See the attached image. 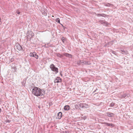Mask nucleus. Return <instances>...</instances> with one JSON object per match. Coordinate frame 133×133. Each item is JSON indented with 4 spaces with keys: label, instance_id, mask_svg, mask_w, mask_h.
<instances>
[{
    "label": "nucleus",
    "instance_id": "obj_7",
    "mask_svg": "<svg viewBox=\"0 0 133 133\" xmlns=\"http://www.w3.org/2000/svg\"><path fill=\"white\" fill-rule=\"evenodd\" d=\"M62 116V114L61 112H60L58 113L57 115V118L60 119H61Z\"/></svg>",
    "mask_w": 133,
    "mask_h": 133
},
{
    "label": "nucleus",
    "instance_id": "obj_23",
    "mask_svg": "<svg viewBox=\"0 0 133 133\" xmlns=\"http://www.w3.org/2000/svg\"><path fill=\"white\" fill-rule=\"evenodd\" d=\"M115 103L113 102H112L110 103V107H113Z\"/></svg>",
    "mask_w": 133,
    "mask_h": 133
},
{
    "label": "nucleus",
    "instance_id": "obj_11",
    "mask_svg": "<svg viewBox=\"0 0 133 133\" xmlns=\"http://www.w3.org/2000/svg\"><path fill=\"white\" fill-rule=\"evenodd\" d=\"M97 16L99 17V16H102L103 17H105L106 16H107V15L106 14H98L97 15Z\"/></svg>",
    "mask_w": 133,
    "mask_h": 133
},
{
    "label": "nucleus",
    "instance_id": "obj_22",
    "mask_svg": "<svg viewBox=\"0 0 133 133\" xmlns=\"http://www.w3.org/2000/svg\"><path fill=\"white\" fill-rule=\"evenodd\" d=\"M56 22L60 23V19L59 18H56Z\"/></svg>",
    "mask_w": 133,
    "mask_h": 133
},
{
    "label": "nucleus",
    "instance_id": "obj_19",
    "mask_svg": "<svg viewBox=\"0 0 133 133\" xmlns=\"http://www.w3.org/2000/svg\"><path fill=\"white\" fill-rule=\"evenodd\" d=\"M88 107V105L86 104H84L83 108H87Z\"/></svg>",
    "mask_w": 133,
    "mask_h": 133
},
{
    "label": "nucleus",
    "instance_id": "obj_26",
    "mask_svg": "<svg viewBox=\"0 0 133 133\" xmlns=\"http://www.w3.org/2000/svg\"><path fill=\"white\" fill-rule=\"evenodd\" d=\"M84 104H81L80 105V107L82 108H83Z\"/></svg>",
    "mask_w": 133,
    "mask_h": 133
},
{
    "label": "nucleus",
    "instance_id": "obj_4",
    "mask_svg": "<svg viewBox=\"0 0 133 133\" xmlns=\"http://www.w3.org/2000/svg\"><path fill=\"white\" fill-rule=\"evenodd\" d=\"M106 114L107 116L110 117H114L115 115L114 114V113L109 112H107Z\"/></svg>",
    "mask_w": 133,
    "mask_h": 133
},
{
    "label": "nucleus",
    "instance_id": "obj_20",
    "mask_svg": "<svg viewBox=\"0 0 133 133\" xmlns=\"http://www.w3.org/2000/svg\"><path fill=\"white\" fill-rule=\"evenodd\" d=\"M62 40L63 43H64L65 41V39L64 37H62L61 38Z\"/></svg>",
    "mask_w": 133,
    "mask_h": 133
},
{
    "label": "nucleus",
    "instance_id": "obj_2",
    "mask_svg": "<svg viewBox=\"0 0 133 133\" xmlns=\"http://www.w3.org/2000/svg\"><path fill=\"white\" fill-rule=\"evenodd\" d=\"M50 68L51 70L55 72L56 74L58 72V69L53 64H52L50 65Z\"/></svg>",
    "mask_w": 133,
    "mask_h": 133
},
{
    "label": "nucleus",
    "instance_id": "obj_33",
    "mask_svg": "<svg viewBox=\"0 0 133 133\" xmlns=\"http://www.w3.org/2000/svg\"><path fill=\"white\" fill-rule=\"evenodd\" d=\"M62 26L63 27V28H64V30L65 28H66V27L64 26L62 24H61Z\"/></svg>",
    "mask_w": 133,
    "mask_h": 133
},
{
    "label": "nucleus",
    "instance_id": "obj_35",
    "mask_svg": "<svg viewBox=\"0 0 133 133\" xmlns=\"http://www.w3.org/2000/svg\"><path fill=\"white\" fill-rule=\"evenodd\" d=\"M98 90V89H96L95 91H94V92H95L96 91H97V90Z\"/></svg>",
    "mask_w": 133,
    "mask_h": 133
},
{
    "label": "nucleus",
    "instance_id": "obj_10",
    "mask_svg": "<svg viewBox=\"0 0 133 133\" xmlns=\"http://www.w3.org/2000/svg\"><path fill=\"white\" fill-rule=\"evenodd\" d=\"M63 55L68 57H72V55L70 54H69L68 53H64V54H63Z\"/></svg>",
    "mask_w": 133,
    "mask_h": 133
},
{
    "label": "nucleus",
    "instance_id": "obj_13",
    "mask_svg": "<svg viewBox=\"0 0 133 133\" xmlns=\"http://www.w3.org/2000/svg\"><path fill=\"white\" fill-rule=\"evenodd\" d=\"M121 52H122V54H128V52L127 51H125L124 50H121Z\"/></svg>",
    "mask_w": 133,
    "mask_h": 133
},
{
    "label": "nucleus",
    "instance_id": "obj_30",
    "mask_svg": "<svg viewBox=\"0 0 133 133\" xmlns=\"http://www.w3.org/2000/svg\"><path fill=\"white\" fill-rule=\"evenodd\" d=\"M35 56H36V57H35L36 59H38V56L37 55V54H36V55H35Z\"/></svg>",
    "mask_w": 133,
    "mask_h": 133
},
{
    "label": "nucleus",
    "instance_id": "obj_34",
    "mask_svg": "<svg viewBox=\"0 0 133 133\" xmlns=\"http://www.w3.org/2000/svg\"><path fill=\"white\" fill-rule=\"evenodd\" d=\"M112 53L115 54H115V53H116V52L115 51H112Z\"/></svg>",
    "mask_w": 133,
    "mask_h": 133
},
{
    "label": "nucleus",
    "instance_id": "obj_3",
    "mask_svg": "<svg viewBox=\"0 0 133 133\" xmlns=\"http://www.w3.org/2000/svg\"><path fill=\"white\" fill-rule=\"evenodd\" d=\"M34 36V33L32 31H30L29 32L28 34L27 35V37H29L30 39L32 38Z\"/></svg>",
    "mask_w": 133,
    "mask_h": 133
},
{
    "label": "nucleus",
    "instance_id": "obj_12",
    "mask_svg": "<svg viewBox=\"0 0 133 133\" xmlns=\"http://www.w3.org/2000/svg\"><path fill=\"white\" fill-rule=\"evenodd\" d=\"M64 109L65 110H68L69 109L70 107L68 105H66L64 107Z\"/></svg>",
    "mask_w": 133,
    "mask_h": 133
},
{
    "label": "nucleus",
    "instance_id": "obj_18",
    "mask_svg": "<svg viewBox=\"0 0 133 133\" xmlns=\"http://www.w3.org/2000/svg\"><path fill=\"white\" fill-rule=\"evenodd\" d=\"M9 59H10V61L11 62H13L14 60V58L12 57H10Z\"/></svg>",
    "mask_w": 133,
    "mask_h": 133
},
{
    "label": "nucleus",
    "instance_id": "obj_29",
    "mask_svg": "<svg viewBox=\"0 0 133 133\" xmlns=\"http://www.w3.org/2000/svg\"><path fill=\"white\" fill-rule=\"evenodd\" d=\"M62 71H61L60 72V74L62 77L63 76V75L62 74Z\"/></svg>",
    "mask_w": 133,
    "mask_h": 133
},
{
    "label": "nucleus",
    "instance_id": "obj_28",
    "mask_svg": "<svg viewBox=\"0 0 133 133\" xmlns=\"http://www.w3.org/2000/svg\"><path fill=\"white\" fill-rule=\"evenodd\" d=\"M70 133L69 132V131H63V133Z\"/></svg>",
    "mask_w": 133,
    "mask_h": 133
},
{
    "label": "nucleus",
    "instance_id": "obj_37",
    "mask_svg": "<svg viewBox=\"0 0 133 133\" xmlns=\"http://www.w3.org/2000/svg\"><path fill=\"white\" fill-rule=\"evenodd\" d=\"M38 108H39V106H38Z\"/></svg>",
    "mask_w": 133,
    "mask_h": 133
},
{
    "label": "nucleus",
    "instance_id": "obj_1",
    "mask_svg": "<svg viewBox=\"0 0 133 133\" xmlns=\"http://www.w3.org/2000/svg\"><path fill=\"white\" fill-rule=\"evenodd\" d=\"M45 92L44 90H42L37 87H35L32 90V94L37 96H42L45 94Z\"/></svg>",
    "mask_w": 133,
    "mask_h": 133
},
{
    "label": "nucleus",
    "instance_id": "obj_15",
    "mask_svg": "<svg viewBox=\"0 0 133 133\" xmlns=\"http://www.w3.org/2000/svg\"><path fill=\"white\" fill-rule=\"evenodd\" d=\"M57 56L59 57L62 58L63 57V55H61L59 53H57Z\"/></svg>",
    "mask_w": 133,
    "mask_h": 133
},
{
    "label": "nucleus",
    "instance_id": "obj_21",
    "mask_svg": "<svg viewBox=\"0 0 133 133\" xmlns=\"http://www.w3.org/2000/svg\"><path fill=\"white\" fill-rule=\"evenodd\" d=\"M112 4H111L109 3H107L106 4H105V6H110L111 5H112Z\"/></svg>",
    "mask_w": 133,
    "mask_h": 133
},
{
    "label": "nucleus",
    "instance_id": "obj_27",
    "mask_svg": "<svg viewBox=\"0 0 133 133\" xmlns=\"http://www.w3.org/2000/svg\"><path fill=\"white\" fill-rule=\"evenodd\" d=\"M16 13H17L18 14H19L20 13V12H19V11L18 10H17L16 11Z\"/></svg>",
    "mask_w": 133,
    "mask_h": 133
},
{
    "label": "nucleus",
    "instance_id": "obj_17",
    "mask_svg": "<svg viewBox=\"0 0 133 133\" xmlns=\"http://www.w3.org/2000/svg\"><path fill=\"white\" fill-rule=\"evenodd\" d=\"M77 64L78 65H80L82 63V61H77Z\"/></svg>",
    "mask_w": 133,
    "mask_h": 133
},
{
    "label": "nucleus",
    "instance_id": "obj_36",
    "mask_svg": "<svg viewBox=\"0 0 133 133\" xmlns=\"http://www.w3.org/2000/svg\"><path fill=\"white\" fill-rule=\"evenodd\" d=\"M1 109L0 108V113L1 112Z\"/></svg>",
    "mask_w": 133,
    "mask_h": 133
},
{
    "label": "nucleus",
    "instance_id": "obj_5",
    "mask_svg": "<svg viewBox=\"0 0 133 133\" xmlns=\"http://www.w3.org/2000/svg\"><path fill=\"white\" fill-rule=\"evenodd\" d=\"M62 81V79L59 77H57L54 80V82L55 83H59L61 82Z\"/></svg>",
    "mask_w": 133,
    "mask_h": 133
},
{
    "label": "nucleus",
    "instance_id": "obj_25",
    "mask_svg": "<svg viewBox=\"0 0 133 133\" xmlns=\"http://www.w3.org/2000/svg\"><path fill=\"white\" fill-rule=\"evenodd\" d=\"M48 105H49V107L50 108V106H51L52 105V102H50L48 103Z\"/></svg>",
    "mask_w": 133,
    "mask_h": 133
},
{
    "label": "nucleus",
    "instance_id": "obj_14",
    "mask_svg": "<svg viewBox=\"0 0 133 133\" xmlns=\"http://www.w3.org/2000/svg\"><path fill=\"white\" fill-rule=\"evenodd\" d=\"M82 64H84L85 65L89 64V63H88V62H87L86 61H82Z\"/></svg>",
    "mask_w": 133,
    "mask_h": 133
},
{
    "label": "nucleus",
    "instance_id": "obj_16",
    "mask_svg": "<svg viewBox=\"0 0 133 133\" xmlns=\"http://www.w3.org/2000/svg\"><path fill=\"white\" fill-rule=\"evenodd\" d=\"M127 95L126 94H124L122 95H121V97L122 98H125L126 97Z\"/></svg>",
    "mask_w": 133,
    "mask_h": 133
},
{
    "label": "nucleus",
    "instance_id": "obj_24",
    "mask_svg": "<svg viewBox=\"0 0 133 133\" xmlns=\"http://www.w3.org/2000/svg\"><path fill=\"white\" fill-rule=\"evenodd\" d=\"M12 68L14 69V71H16V70L17 69L16 66H14Z\"/></svg>",
    "mask_w": 133,
    "mask_h": 133
},
{
    "label": "nucleus",
    "instance_id": "obj_31",
    "mask_svg": "<svg viewBox=\"0 0 133 133\" xmlns=\"http://www.w3.org/2000/svg\"><path fill=\"white\" fill-rule=\"evenodd\" d=\"M10 122V121L9 120H6V122H9V123Z\"/></svg>",
    "mask_w": 133,
    "mask_h": 133
},
{
    "label": "nucleus",
    "instance_id": "obj_6",
    "mask_svg": "<svg viewBox=\"0 0 133 133\" xmlns=\"http://www.w3.org/2000/svg\"><path fill=\"white\" fill-rule=\"evenodd\" d=\"M16 47L17 49L19 51H22L23 50L21 46L19 44L16 45Z\"/></svg>",
    "mask_w": 133,
    "mask_h": 133
},
{
    "label": "nucleus",
    "instance_id": "obj_8",
    "mask_svg": "<svg viewBox=\"0 0 133 133\" xmlns=\"http://www.w3.org/2000/svg\"><path fill=\"white\" fill-rule=\"evenodd\" d=\"M36 55V53L35 52H31L29 54V55L31 57H36L35 55Z\"/></svg>",
    "mask_w": 133,
    "mask_h": 133
},
{
    "label": "nucleus",
    "instance_id": "obj_9",
    "mask_svg": "<svg viewBox=\"0 0 133 133\" xmlns=\"http://www.w3.org/2000/svg\"><path fill=\"white\" fill-rule=\"evenodd\" d=\"M102 124H103L106 125L109 127H113L114 125V124H110L107 122H103V123Z\"/></svg>",
    "mask_w": 133,
    "mask_h": 133
},
{
    "label": "nucleus",
    "instance_id": "obj_32",
    "mask_svg": "<svg viewBox=\"0 0 133 133\" xmlns=\"http://www.w3.org/2000/svg\"><path fill=\"white\" fill-rule=\"evenodd\" d=\"M104 23L105 24H106L107 25L108 24V23L107 22L105 21H104Z\"/></svg>",
    "mask_w": 133,
    "mask_h": 133
}]
</instances>
